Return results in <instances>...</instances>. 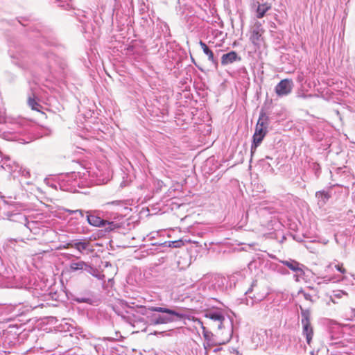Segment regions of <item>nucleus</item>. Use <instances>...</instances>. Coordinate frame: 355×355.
Here are the masks:
<instances>
[{
	"mask_svg": "<svg viewBox=\"0 0 355 355\" xmlns=\"http://www.w3.org/2000/svg\"><path fill=\"white\" fill-rule=\"evenodd\" d=\"M345 316L349 320H352L355 318V309H350L345 312Z\"/></svg>",
	"mask_w": 355,
	"mask_h": 355,
	"instance_id": "obj_18",
	"label": "nucleus"
},
{
	"mask_svg": "<svg viewBox=\"0 0 355 355\" xmlns=\"http://www.w3.org/2000/svg\"><path fill=\"white\" fill-rule=\"evenodd\" d=\"M206 318L216 322V326L220 329L224 320V317L219 313H209L205 315Z\"/></svg>",
	"mask_w": 355,
	"mask_h": 355,
	"instance_id": "obj_8",
	"label": "nucleus"
},
{
	"mask_svg": "<svg viewBox=\"0 0 355 355\" xmlns=\"http://www.w3.org/2000/svg\"><path fill=\"white\" fill-rule=\"evenodd\" d=\"M237 60H240V58L238 57L236 52L232 51L228 53L223 55L221 57V64L223 65H227L233 63Z\"/></svg>",
	"mask_w": 355,
	"mask_h": 355,
	"instance_id": "obj_7",
	"label": "nucleus"
},
{
	"mask_svg": "<svg viewBox=\"0 0 355 355\" xmlns=\"http://www.w3.org/2000/svg\"><path fill=\"white\" fill-rule=\"evenodd\" d=\"M335 267L341 273L344 274V273L346 272V269L343 267V264H341V265H339V264L336 265Z\"/></svg>",
	"mask_w": 355,
	"mask_h": 355,
	"instance_id": "obj_19",
	"label": "nucleus"
},
{
	"mask_svg": "<svg viewBox=\"0 0 355 355\" xmlns=\"http://www.w3.org/2000/svg\"><path fill=\"white\" fill-rule=\"evenodd\" d=\"M316 195L321 198L324 202H326V201L328 200L331 197L330 194L328 192L324 191L317 193Z\"/></svg>",
	"mask_w": 355,
	"mask_h": 355,
	"instance_id": "obj_17",
	"label": "nucleus"
},
{
	"mask_svg": "<svg viewBox=\"0 0 355 355\" xmlns=\"http://www.w3.org/2000/svg\"><path fill=\"white\" fill-rule=\"evenodd\" d=\"M87 221L91 225L96 227H105L106 225H111L114 226V222H109L102 219L98 216L92 214L87 216Z\"/></svg>",
	"mask_w": 355,
	"mask_h": 355,
	"instance_id": "obj_5",
	"label": "nucleus"
},
{
	"mask_svg": "<svg viewBox=\"0 0 355 355\" xmlns=\"http://www.w3.org/2000/svg\"><path fill=\"white\" fill-rule=\"evenodd\" d=\"M302 324L303 326V334L306 336L307 344L310 345L313 336V329L308 314L303 315Z\"/></svg>",
	"mask_w": 355,
	"mask_h": 355,
	"instance_id": "obj_4",
	"label": "nucleus"
},
{
	"mask_svg": "<svg viewBox=\"0 0 355 355\" xmlns=\"http://www.w3.org/2000/svg\"><path fill=\"white\" fill-rule=\"evenodd\" d=\"M80 241H72L71 242V247L77 250Z\"/></svg>",
	"mask_w": 355,
	"mask_h": 355,
	"instance_id": "obj_21",
	"label": "nucleus"
},
{
	"mask_svg": "<svg viewBox=\"0 0 355 355\" xmlns=\"http://www.w3.org/2000/svg\"><path fill=\"white\" fill-rule=\"evenodd\" d=\"M193 320L199 324L203 330L205 329V327L203 326V322L200 319L193 318Z\"/></svg>",
	"mask_w": 355,
	"mask_h": 355,
	"instance_id": "obj_20",
	"label": "nucleus"
},
{
	"mask_svg": "<svg viewBox=\"0 0 355 355\" xmlns=\"http://www.w3.org/2000/svg\"><path fill=\"white\" fill-rule=\"evenodd\" d=\"M109 225V227H106V229L109 230H114V229H115V228L119 227L116 224H114V226L111 225Z\"/></svg>",
	"mask_w": 355,
	"mask_h": 355,
	"instance_id": "obj_22",
	"label": "nucleus"
},
{
	"mask_svg": "<svg viewBox=\"0 0 355 355\" xmlns=\"http://www.w3.org/2000/svg\"><path fill=\"white\" fill-rule=\"evenodd\" d=\"M28 106L33 110L37 112H40L42 114H44L43 112H41L40 108L42 107V106L37 102L36 97L33 94V96H30L28 98L27 101Z\"/></svg>",
	"mask_w": 355,
	"mask_h": 355,
	"instance_id": "obj_13",
	"label": "nucleus"
},
{
	"mask_svg": "<svg viewBox=\"0 0 355 355\" xmlns=\"http://www.w3.org/2000/svg\"><path fill=\"white\" fill-rule=\"evenodd\" d=\"M70 270L72 271L83 270L89 268L90 266L83 261L73 262L70 264Z\"/></svg>",
	"mask_w": 355,
	"mask_h": 355,
	"instance_id": "obj_10",
	"label": "nucleus"
},
{
	"mask_svg": "<svg viewBox=\"0 0 355 355\" xmlns=\"http://www.w3.org/2000/svg\"><path fill=\"white\" fill-rule=\"evenodd\" d=\"M267 132V123L260 117L256 125L255 132L253 135V142L251 151L253 153L260 145Z\"/></svg>",
	"mask_w": 355,
	"mask_h": 355,
	"instance_id": "obj_1",
	"label": "nucleus"
},
{
	"mask_svg": "<svg viewBox=\"0 0 355 355\" xmlns=\"http://www.w3.org/2000/svg\"><path fill=\"white\" fill-rule=\"evenodd\" d=\"M264 32L265 31L261 27V24L259 22L256 23L250 32V42L254 45L259 46L261 42L263 40V34Z\"/></svg>",
	"mask_w": 355,
	"mask_h": 355,
	"instance_id": "obj_3",
	"label": "nucleus"
},
{
	"mask_svg": "<svg viewBox=\"0 0 355 355\" xmlns=\"http://www.w3.org/2000/svg\"><path fill=\"white\" fill-rule=\"evenodd\" d=\"M71 248V243H67L66 245H64L63 246V248Z\"/></svg>",
	"mask_w": 355,
	"mask_h": 355,
	"instance_id": "obj_23",
	"label": "nucleus"
},
{
	"mask_svg": "<svg viewBox=\"0 0 355 355\" xmlns=\"http://www.w3.org/2000/svg\"><path fill=\"white\" fill-rule=\"evenodd\" d=\"M199 44L201 46L203 52L208 56V60L212 63H216L214 53L211 50L209 49L207 45L201 40L200 41Z\"/></svg>",
	"mask_w": 355,
	"mask_h": 355,
	"instance_id": "obj_11",
	"label": "nucleus"
},
{
	"mask_svg": "<svg viewBox=\"0 0 355 355\" xmlns=\"http://www.w3.org/2000/svg\"><path fill=\"white\" fill-rule=\"evenodd\" d=\"M283 263L293 271L297 272L301 270L299 263L295 261H283Z\"/></svg>",
	"mask_w": 355,
	"mask_h": 355,
	"instance_id": "obj_14",
	"label": "nucleus"
},
{
	"mask_svg": "<svg viewBox=\"0 0 355 355\" xmlns=\"http://www.w3.org/2000/svg\"><path fill=\"white\" fill-rule=\"evenodd\" d=\"M271 8V6L268 3L259 4L257 9V17L261 19L264 17L267 11Z\"/></svg>",
	"mask_w": 355,
	"mask_h": 355,
	"instance_id": "obj_12",
	"label": "nucleus"
},
{
	"mask_svg": "<svg viewBox=\"0 0 355 355\" xmlns=\"http://www.w3.org/2000/svg\"><path fill=\"white\" fill-rule=\"evenodd\" d=\"M90 245V242L86 239L80 241V244L78 245V248L77 249L80 253L83 252V250L88 249Z\"/></svg>",
	"mask_w": 355,
	"mask_h": 355,
	"instance_id": "obj_15",
	"label": "nucleus"
},
{
	"mask_svg": "<svg viewBox=\"0 0 355 355\" xmlns=\"http://www.w3.org/2000/svg\"><path fill=\"white\" fill-rule=\"evenodd\" d=\"M173 319L167 317V316H155L152 315L150 318V322L153 324L157 325V324H166L171 322H173Z\"/></svg>",
	"mask_w": 355,
	"mask_h": 355,
	"instance_id": "obj_9",
	"label": "nucleus"
},
{
	"mask_svg": "<svg viewBox=\"0 0 355 355\" xmlns=\"http://www.w3.org/2000/svg\"><path fill=\"white\" fill-rule=\"evenodd\" d=\"M293 86V82L291 79L285 78L280 80L275 86V91L279 97L288 96L292 92Z\"/></svg>",
	"mask_w": 355,
	"mask_h": 355,
	"instance_id": "obj_2",
	"label": "nucleus"
},
{
	"mask_svg": "<svg viewBox=\"0 0 355 355\" xmlns=\"http://www.w3.org/2000/svg\"><path fill=\"white\" fill-rule=\"evenodd\" d=\"M184 245V243L183 241L181 239L168 242V247L170 248H180L182 247Z\"/></svg>",
	"mask_w": 355,
	"mask_h": 355,
	"instance_id": "obj_16",
	"label": "nucleus"
},
{
	"mask_svg": "<svg viewBox=\"0 0 355 355\" xmlns=\"http://www.w3.org/2000/svg\"><path fill=\"white\" fill-rule=\"evenodd\" d=\"M141 308L144 309L146 310L148 309V310H149L150 311L166 313H168L169 315L176 316L179 319H183L185 317V315L184 314L178 313V312H176V311H175L173 310H171V309H166V308L155 307V306H149L148 308H146L145 306H144V307H141Z\"/></svg>",
	"mask_w": 355,
	"mask_h": 355,
	"instance_id": "obj_6",
	"label": "nucleus"
}]
</instances>
